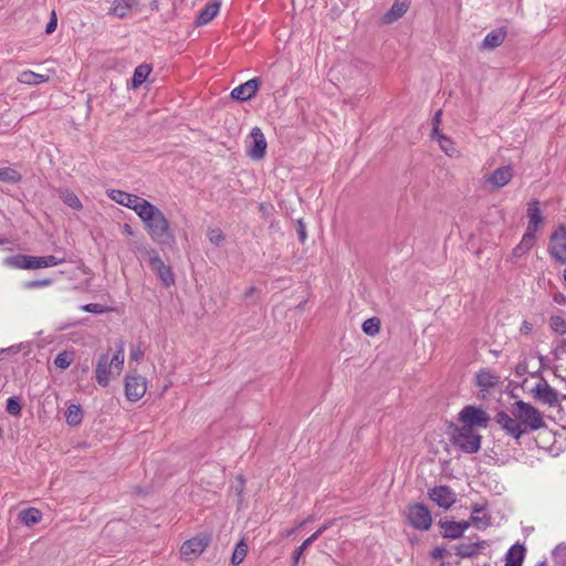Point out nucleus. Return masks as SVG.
I'll list each match as a JSON object with an SVG mask.
<instances>
[{
  "instance_id": "obj_26",
  "label": "nucleus",
  "mask_w": 566,
  "mask_h": 566,
  "mask_svg": "<svg viewBox=\"0 0 566 566\" xmlns=\"http://www.w3.org/2000/svg\"><path fill=\"white\" fill-rule=\"evenodd\" d=\"M525 556L523 545L515 544L506 553L505 566H522Z\"/></svg>"
},
{
  "instance_id": "obj_30",
  "label": "nucleus",
  "mask_w": 566,
  "mask_h": 566,
  "mask_svg": "<svg viewBox=\"0 0 566 566\" xmlns=\"http://www.w3.org/2000/svg\"><path fill=\"white\" fill-rule=\"evenodd\" d=\"M109 363L113 366L115 376H119L124 368L125 363V344L123 340H119L117 344V350L113 355L112 358H109Z\"/></svg>"
},
{
  "instance_id": "obj_37",
  "label": "nucleus",
  "mask_w": 566,
  "mask_h": 566,
  "mask_svg": "<svg viewBox=\"0 0 566 566\" xmlns=\"http://www.w3.org/2000/svg\"><path fill=\"white\" fill-rule=\"evenodd\" d=\"M66 422L71 426H77L82 421V410L76 405L69 406L65 412Z\"/></svg>"
},
{
  "instance_id": "obj_1",
  "label": "nucleus",
  "mask_w": 566,
  "mask_h": 566,
  "mask_svg": "<svg viewBox=\"0 0 566 566\" xmlns=\"http://www.w3.org/2000/svg\"><path fill=\"white\" fill-rule=\"evenodd\" d=\"M138 217L144 222L145 230L153 241L165 244L172 240L169 221L155 205L150 202Z\"/></svg>"
},
{
  "instance_id": "obj_27",
  "label": "nucleus",
  "mask_w": 566,
  "mask_h": 566,
  "mask_svg": "<svg viewBox=\"0 0 566 566\" xmlns=\"http://www.w3.org/2000/svg\"><path fill=\"white\" fill-rule=\"evenodd\" d=\"M18 82L25 85H38L41 83H45L50 80L48 75L39 74L33 71H23L18 75Z\"/></svg>"
},
{
  "instance_id": "obj_5",
  "label": "nucleus",
  "mask_w": 566,
  "mask_h": 566,
  "mask_svg": "<svg viewBox=\"0 0 566 566\" xmlns=\"http://www.w3.org/2000/svg\"><path fill=\"white\" fill-rule=\"evenodd\" d=\"M459 420L463 423L464 428H486L490 417L481 407L465 406L459 413Z\"/></svg>"
},
{
  "instance_id": "obj_43",
  "label": "nucleus",
  "mask_w": 566,
  "mask_h": 566,
  "mask_svg": "<svg viewBox=\"0 0 566 566\" xmlns=\"http://www.w3.org/2000/svg\"><path fill=\"white\" fill-rule=\"evenodd\" d=\"M208 239H209V241L212 244L219 247V245H221L223 243L224 235H223V233H222V231L220 229L216 228V229H210L209 230Z\"/></svg>"
},
{
  "instance_id": "obj_54",
  "label": "nucleus",
  "mask_w": 566,
  "mask_h": 566,
  "mask_svg": "<svg viewBox=\"0 0 566 566\" xmlns=\"http://www.w3.org/2000/svg\"><path fill=\"white\" fill-rule=\"evenodd\" d=\"M328 524L322 525L315 533L312 535H316V539L328 528Z\"/></svg>"
},
{
  "instance_id": "obj_18",
  "label": "nucleus",
  "mask_w": 566,
  "mask_h": 566,
  "mask_svg": "<svg viewBox=\"0 0 566 566\" xmlns=\"http://www.w3.org/2000/svg\"><path fill=\"white\" fill-rule=\"evenodd\" d=\"M2 264L12 269L34 270V256L25 254H15L6 258Z\"/></svg>"
},
{
  "instance_id": "obj_50",
  "label": "nucleus",
  "mask_w": 566,
  "mask_h": 566,
  "mask_svg": "<svg viewBox=\"0 0 566 566\" xmlns=\"http://www.w3.org/2000/svg\"><path fill=\"white\" fill-rule=\"evenodd\" d=\"M297 224H298L297 232H298L300 241L304 242L306 240V238H307L305 226H304L302 220H298Z\"/></svg>"
},
{
  "instance_id": "obj_34",
  "label": "nucleus",
  "mask_w": 566,
  "mask_h": 566,
  "mask_svg": "<svg viewBox=\"0 0 566 566\" xmlns=\"http://www.w3.org/2000/svg\"><path fill=\"white\" fill-rule=\"evenodd\" d=\"M470 524H473L478 528H485L490 525V517L481 507H474Z\"/></svg>"
},
{
  "instance_id": "obj_21",
  "label": "nucleus",
  "mask_w": 566,
  "mask_h": 566,
  "mask_svg": "<svg viewBox=\"0 0 566 566\" xmlns=\"http://www.w3.org/2000/svg\"><path fill=\"white\" fill-rule=\"evenodd\" d=\"M432 137L438 142L441 150L449 157H459V150L454 143L446 135L439 133V128L432 129Z\"/></svg>"
},
{
  "instance_id": "obj_12",
  "label": "nucleus",
  "mask_w": 566,
  "mask_h": 566,
  "mask_svg": "<svg viewBox=\"0 0 566 566\" xmlns=\"http://www.w3.org/2000/svg\"><path fill=\"white\" fill-rule=\"evenodd\" d=\"M146 379L139 375H128L125 381V394L129 401H138L146 392Z\"/></svg>"
},
{
  "instance_id": "obj_13",
  "label": "nucleus",
  "mask_w": 566,
  "mask_h": 566,
  "mask_svg": "<svg viewBox=\"0 0 566 566\" xmlns=\"http://www.w3.org/2000/svg\"><path fill=\"white\" fill-rule=\"evenodd\" d=\"M526 213L528 222L525 232L536 235L539 227L544 223V217L537 199L528 202Z\"/></svg>"
},
{
  "instance_id": "obj_32",
  "label": "nucleus",
  "mask_w": 566,
  "mask_h": 566,
  "mask_svg": "<svg viewBox=\"0 0 566 566\" xmlns=\"http://www.w3.org/2000/svg\"><path fill=\"white\" fill-rule=\"evenodd\" d=\"M60 199L70 208L74 210L82 209V202L78 199V197L69 189H61L60 192Z\"/></svg>"
},
{
  "instance_id": "obj_58",
  "label": "nucleus",
  "mask_w": 566,
  "mask_h": 566,
  "mask_svg": "<svg viewBox=\"0 0 566 566\" xmlns=\"http://www.w3.org/2000/svg\"><path fill=\"white\" fill-rule=\"evenodd\" d=\"M566 399V394H562V400Z\"/></svg>"
},
{
  "instance_id": "obj_40",
  "label": "nucleus",
  "mask_w": 566,
  "mask_h": 566,
  "mask_svg": "<svg viewBox=\"0 0 566 566\" xmlns=\"http://www.w3.org/2000/svg\"><path fill=\"white\" fill-rule=\"evenodd\" d=\"M316 541V535H311L307 537L293 553V564L294 566L297 565L301 556L303 555L304 551L308 548V546Z\"/></svg>"
},
{
  "instance_id": "obj_53",
  "label": "nucleus",
  "mask_w": 566,
  "mask_h": 566,
  "mask_svg": "<svg viewBox=\"0 0 566 566\" xmlns=\"http://www.w3.org/2000/svg\"><path fill=\"white\" fill-rule=\"evenodd\" d=\"M441 116H442V112L441 111H438L436 114H434V117H433V129L440 124V120H441Z\"/></svg>"
},
{
  "instance_id": "obj_10",
  "label": "nucleus",
  "mask_w": 566,
  "mask_h": 566,
  "mask_svg": "<svg viewBox=\"0 0 566 566\" xmlns=\"http://www.w3.org/2000/svg\"><path fill=\"white\" fill-rule=\"evenodd\" d=\"M210 538L206 535L192 537L182 543L180 547V556L184 560H191L203 553L209 544Z\"/></svg>"
},
{
  "instance_id": "obj_33",
  "label": "nucleus",
  "mask_w": 566,
  "mask_h": 566,
  "mask_svg": "<svg viewBox=\"0 0 566 566\" xmlns=\"http://www.w3.org/2000/svg\"><path fill=\"white\" fill-rule=\"evenodd\" d=\"M20 518L27 526H31L41 521L42 513L35 507H30L20 512Z\"/></svg>"
},
{
  "instance_id": "obj_38",
  "label": "nucleus",
  "mask_w": 566,
  "mask_h": 566,
  "mask_svg": "<svg viewBox=\"0 0 566 566\" xmlns=\"http://www.w3.org/2000/svg\"><path fill=\"white\" fill-rule=\"evenodd\" d=\"M247 552H248L247 544L243 541L239 542L235 545L234 552H233L232 557H231L232 564L234 566L240 565L244 560V558L247 556Z\"/></svg>"
},
{
  "instance_id": "obj_28",
  "label": "nucleus",
  "mask_w": 566,
  "mask_h": 566,
  "mask_svg": "<svg viewBox=\"0 0 566 566\" xmlns=\"http://www.w3.org/2000/svg\"><path fill=\"white\" fill-rule=\"evenodd\" d=\"M220 10V4L218 2H209L205 9H202L197 18V24L203 25L209 23L213 18L217 17Z\"/></svg>"
},
{
  "instance_id": "obj_39",
  "label": "nucleus",
  "mask_w": 566,
  "mask_h": 566,
  "mask_svg": "<svg viewBox=\"0 0 566 566\" xmlns=\"http://www.w3.org/2000/svg\"><path fill=\"white\" fill-rule=\"evenodd\" d=\"M363 332L369 336H375L380 331V321L377 317H371L363 323Z\"/></svg>"
},
{
  "instance_id": "obj_8",
  "label": "nucleus",
  "mask_w": 566,
  "mask_h": 566,
  "mask_svg": "<svg viewBox=\"0 0 566 566\" xmlns=\"http://www.w3.org/2000/svg\"><path fill=\"white\" fill-rule=\"evenodd\" d=\"M514 176V169L511 165L501 166L493 171L484 175L483 179L493 190H499L511 182Z\"/></svg>"
},
{
  "instance_id": "obj_29",
  "label": "nucleus",
  "mask_w": 566,
  "mask_h": 566,
  "mask_svg": "<svg viewBox=\"0 0 566 566\" xmlns=\"http://www.w3.org/2000/svg\"><path fill=\"white\" fill-rule=\"evenodd\" d=\"M150 202L137 195L128 193L126 196L123 207L132 209L137 216L149 205Z\"/></svg>"
},
{
  "instance_id": "obj_35",
  "label": "nucleus",
  "mask_w": 566,
  "mask_h": 566,
  "mask_svg": "<svg viewBox=\"0 0 566 566\" xmlns=\"http://www.w3.org/2000/svg\"><path fill=\"white\" fill-rule=\"evenodd\" d=\"M63 262H64V259H59L54 255L34 256V270L55 266Z\"/></svg>"
},
{
  "instance_id": "obj_23",
  "label": "nucleus",
  "mask_w": 566,
  "mask_h": 566,
  "mask_svg": "<svg viewBox=\"0 0 566 566\" xmlns=\"http://www.w3.org/2000/svg\"><path fill=\"white\" fill-rule=\"evenodd\" d=\"M536 242V235L525 232L520 243L513 249L512 255L520 259L528 253Z\"/></svg>"
},
{
  "instance_id": "obj_59",
  "label": "nucleus",
  "mask_w": 566,
  "mask_h": 566,
  "mask_svg": "<svg viewBox=\"0 0 566 566\" xmlns=\"http://www.w3.org/2000/svg\"><path fill=\"white\" fill-rule=\"evenodd\" d=\"M562 548L560 547H557V549L555 551V554H557Z\"/></svg>"
},
{
  "instance_id": "obj_6",
  "label": "nucleus",
  "mask_w": 566,
  "mask_h": 566,
  "mask_svg": "<svg viewBox=\"0 0 566 566\" xmlns=\"http://www.w3.org/2000/svg\"><path fill=\"white\" fill-rule=\"evenodd\" d=\"M547 251L560 264H566V227L558 226L549 237Z\"/></svg>"
},
{
  "instance_id": "obj_51",
  "label": "nucleus",
  "mask_w": 566,
  "mask_h": 566,
  "mask_svg": "<svg viewBox=\"0 0 566 566\" xmlns=\"http://www.w3.org/2000/svg\"><path fill=\"white\" fill-rule=\"evenodd\" d=\"M444 554H446V549L443 547H436L431 552V557L434 559H440L444 556Z\"/></svg>"
},
{
  "instance_id": "obj_20",
  "label": "nucleus",
  "mask_w": 566,
  "mask_h": 566,
  "mask_svg": "<svg viewBox=\"0 0 566 566\" xmlns=\"http://www.w3.org/2000/svg\"><path fill=\"white\" fill-rule=\"evenodd\" d=\"M150 262L154 271H156L159 280L165 286H170L175 283L174 274L170 268L165 265V263L158 256L153 258Z\"/></svg>"
},
{
  "instance_id": "obj_11",
  "label": "nucleus",
  "mask_w": 566,
  "mask_h": 566,
  "mask_svg": "<svg viewBox=\"0 0 566 566\" xmlns=\"http://www.w3.org/2000/svg\"><path fill=\"white\" fill-rule=\"evenodd\" d=\"M250 144L248 145V155L252 159H262L265 156L268 144L264 134L259 127L252 128L250 133Z\"/></svg>"
},
{
  "instance_id": "obj_44",
  "label": "nucleus",
  "mask_w": 566,
  "mask_h": 566,
  "mask_svg": "<svg viewBox=\"0 0 566 566\" xmlns=\"http://www.w3.org/2000/svg\"><path fill=\"white\" fill-rule=\"evenodd\" d=\"M7 411L12 416H19L21 412V403L18 398L10 397L7 400Z\"/></svg>"
},
{
  "instance_id": "obj_48",
  "label": "nucleus",
  "mask_w": 566,
  "mask_h": 566,
  "mask_svg": "<svg viewBox=\"0 0 566 566\" xmlns=\"http://www.w3.org/2000/svg\"><path fill=\"white\" fill-rule=\"evenodd\" d=\"M144 350L140 346H133L129 352V357L132 360L138 361L143 358Z\"/></svg>"
},
{
  "instance_id": "obj_41",
  "label": "nucleus",
  "mask_w": 566,
  "mask_h": 566,
  "mask_svg": "<svg viewBox=\"0 0 566 566\" xmlns=\"http://www.w3.org/2000/svg\"><path fill=\"white\" fill-rule=\"evenodd\" d=\"M72 354L62 352L54 358V365L60 369H66L72 364Z\"/></svg>"
},
{
  "instance_id": "obj_55",
  "label": "nucleus",
  "mask_w": 566,
  "mask_h": 566,
  "mask_svg": "<svg viewBox=\"0 0 566 566\" xmlns=\"http://www.w3.org/2000/svg\"><path fill=\"white\" fill-rule=\"evenodd\" d=\"M124 232L126 234H128V235H133L134 234L133 229H132V227L129 224H125L124 226Z\"/></svg>"
},
{
  "instance_id": "obj_47",
  "label": "nucleus",
  "mask_w": 566,
  "mask_h": 566,
  "mask_svg": "<svg viewBox=\"0 0 566 566\" xmlns=\"http://www.w3.org/2000/svg\"><path fill=\"white\" fill-rule=\"evenodd\" d=\"M81 310L93 314H102L106 312V308L98 303H90L86 305H82Z\"/></svg>"
},
{
  "instance_id": "obj_56",
  "label": "nucleus",
  "mask_w": 566,
  "mask_h": 566,
  "mask_svg": "<svg viewBox=\"0 0 566 566\" xmlns=\"http://www.w3.org/2000/svg\"><path fill=\"white\" fill-rule=\"evenodd\" d=\"M255 289L254 286H250L245 292V297L251 296L254 293Z\"/></svg>"
},
{
  "instance_id": "obj_25",
  "label": "nucleus",
  "mask_w": 566,
  "mask_h": 566,
  "mask_svg": "<svg viewBox=\"0 0 566 566\" xmlns=\"http://www.w3.org/2000/svg\"><path fill=\"white\" fill-rule=\"evenodd\" d=\"M469 522H447L442 525L444 537L458 538L469 528Z\"/></svg>"
},
{
  "instance_id": "obj_19",
  "label": "nucleus",
  "mask_w": 566,
  "mask_h": 566,
  "mask_svg": "<svg viewBox=\"0 0 566 566\" xmlns=\"http://www.w3.org/2000/svg\"><path fill=\"white\" fill-rule=\"evenodd\" d=\"M506 35L507 32L505 28H497L490 31L482 42V49L494 50L499 48L505 41Z\"/></svg>"
},
{
  "instance_id": "obj_7",
  "label": "nucleus",
  "mask_w": 566,
  "mask_h": 566,
  "mask_svg": "<svg viewBox=\"0 0 566 566\" xmlns=\"http://www.w3.org/2000/svg\"><path fill=\"white\" fill-rule=\"evenodd\" d=\"M501 382L500 375L491 368H482L476 371L474 385L479 388V397L485 399L489 392Z\"/></svg>"
},
{
  "instance_id": "obj_4",
  "label": "nucleus",
  "mask_w": 566,
  "mask_h": 566,
  "mask_svg": "<svg viewBox=\"0 0 566 566\" xmlns=\"http://www.w3.org/2000/svg\"><path fill=\"white\" fill-rule=\"evenodd\" d=\"M453 443L463 452L475 453L481 448V436L471 428H458L454 431Z\"/></svg>"
},
{
  "instance_id": "obj_24",
  "label": "nucleus",
  "mask_w": 566,
  "mask_h": 566,
  "mask_svg": "<svg viewBox=\"0 0 566 566\" xmlns=\"http://www.w3.org/2000/svg\"><path fill=\"white\" fill-rule=\"evenodd\" d=\"M139 0H114L111 13L117 18H125L129 14L132 9L137 6Z\"/></svg>"
},
{
  "instance_id": "obj_22",
  "label": "nucleus",
  "mask_w": 566,
  "mask_h": 566,
  "mask_svg": "<svg viewBox=\"0 0 566 566\" xmlns=\"http://www.w3.org/2000/svg\"><path fill=\"white\" fill-rule=\"evenodd\" d=\"M409 4V0H396L390 10L384 15V21L386 23H392L398 20L407 12Z\"/></svg>"
},
{
  "instance_id": "obj_3",
  "label": "nucleus",
  "mask_w": 566,
  "mask_h": 566,
  "mask_svg": "<svg viewBox=\"0 0 566 566\" xmlns=\"http://www.w3.org/2000/svg\"><path fill=\"white\" fill-rule=\"evenodd\" d=\"M530 392L535 400L552 408L558 407L562 400V394L557 392L544 378H539Z\"/></svg>"
},
{
  "instance_id": "obj_57",
  "label": "nucleus",
  "mask_w": 566,
  "mask_h": 566,
  "mask_svg": "<svg viewBox=\"0 0 566 566\" xmlns=\"http://www.w3.org/2000/svg\"><path fill=\"white\" fill-rule=\"evenodd\" d=\"M458 554L461 555V556H469L470 555L469 552H463L462 549H459Z\"/></svg>"
},
{
  "instance_id": "obj_36",
  "label": "nucleus",
  "mask_w": 566,
  "mask_h": 566,
  "mask_svg": "<svg viewBox=\"0 0 566 566\" xmlns=\"http://www.w3.org/2000/svg\"><path fill=\"white\" fill-rule=\"evenodd\" d=\"M21 180V174L10 167L0 168V181L8 184H18Z\"/></svg>"
},
{
  "instance_id": "obj_49",
  "label": "nucleus",
  "mask_w": 566,
  "mask_h": 566,
  "mask_svg": "<svg viewBox=\"0 0 566 566\" xmlns=\"http://www.w3.org/2000/svg\"><path fill=\"white\" fill-rule=\"evenodd\" d=\"M56 25H57V20H56L55 12L53 11L52 12V18L49 21V23L46 24L45 33L46 34L53 33L56 30Z\"/></svg>"
},
{
  "instance_id": "obj_14",
  "label": "nucleus",
  "mask_w": 566,
  "mask_h": 566,
  "mask_svg": "<svg viewBox=\"0 0 566 566\" xmlns=\"http://www.w3.org/2000/svg\"><path fill=\"white\" fill-rule=\"evenodd\" d=\"M429 496L442 509H449L457 500L455 493L446 485L434 486L429 491Z\"/></svg>"
},
{
  "instance_id": "obj_9",
  "label": "nucleus",
  "mask_w": 566,
  "mask_h": 566,
  "mask_svg": "<svg viewBox=\"0 0 566 566\" xmlns=\"http://www.w3.org/2000/svg\"><path fill=\"white\" fill-rule=\"evenodd\" d=\"M408 522L418 530L427 531L432 524L430 511L422 504L410 505L407 511Z\"/></svg>"
},
{
  "instance_id": "obj_61",
  "label": "nucleus",
  "mask_w": 566,
  "mask_h": 566,
  "mask_svg": "<svg viewBox=\"0 0 566 566\" xmlns=\"http://www.w3.org/2000/svg\"><path fill=\"white\" fill-rule=\"evenodd\" d=\"M4 243V240H0V244Z\"/></svg>"
},
{
  "instance_id": "obj_15",
  "label": "nucleus",
  "mask_w": 566,
  "mask_h": 566,
  "mask_svg": "<svg viewBox=\"0 0 566 566\" xmlns=\"http://www.w3.org/2000/svg\"><path fill=\"white\" fill-rule=\"evenodd\" d=\"M115 376L113 366L109 363V356L104 354L99 356L95 366V378L99 386H108L111 378Z\"/></svg>"
},
{
  "instance_id": "obj_42",
  "label": "nucleus",
  "mask_w": 566,
  "mask_h": 566,
  "mask_svg": "<svg viewBox=\"0 0 566 566\" xmlns=\"http://www.w3.org/2000/svg\"><path fill=\"white\" fill-rule=\"evenodd\" d=\"M549 325L556 333H559V334L566 333V322L560 316H552L551 321H549Z\"/></svg>"
},
{
  "instance_id": "obj_45",
  "label": "nucleus",
  "mask_w": 566,
  "mask_h": 566,
  "mask_svg": "<svg viewBox=\"0 0 566 566\" xmlns=\"http://www.w3.org/2000/svg\"><path fill=\"white\" fill-rule=\"evenodd\" d=\"M127 195H128V192H125V191L118 190V189H111L107 191L108 198L120 206H123V203L125 202Z\"/></svg>"
},
{
  "instance_id": "obj_17",
  "label": "nucleus",
  "mask_w": 566,
  "mask_h": 566,
  "mask_svg": "<svg viewBox=\"0 0 566 566\" xmlns=\"http://www.w3.org/2000/svg\"><path fill=\"white\" fill-rule=\"evenodd\" d=\"M259 81L258 78H251L245 83L234 87L231 91V97L237 101H248L253 97L258 91Z\"/></svg>"
},
{
  "instance_id": "obj_16",
  "label": "nucleus",
  "mask_w": 566,
  "mask_h": 566,
  "mask_svg": "<svg viewBox=\"0 0 566 566\" xmlns=\"http://www.w3.org/2000/svg\"><path fill=\"white\" fill-rule=\"evenodd\" d=\"M497 422L501 424V427L513 438L520 439L521 436L525 433L522 426L518 423V419L513 416V413L510 411L507 412H499L496 416Z\"/></svg>"
},
{
  "instance_id": "obj_2",
  "label": "nucleus",
  "mask_w": 566,
  "mask_h": 566,
  "mask_svg": "<svg viewBox=\"0 0 566 566\" xmlns=\"http://www.w3.org/2000/svg\"><path fill=\"white\" fill-rule=\"evenodd\" d=\"M510 411L518 419L525 433L535 431L545 426L542 412L528 402L517 400L511 405Z\"/></svg>"
},
{
  "instance_id": "obj_46",
  "label": "nucleus",
  "mask_w": 566,
  "mask_h": 566,
  "mask_svg": "<svg viewBox=\"0 0 566 566\" xmlns=\"http://www.w3.org/2000/svg\"><path fill=\"white\" fill-rule=\"evenodd\" d=\"M51 283H52V280L44 279V280L24 282L23 286H24V289L32 290V289L49 286Z\"/></svg>"
},
{
  "instance_id": "obj_31",
  "label": "nucleus",
  "mask_w": 566,
  "mask_h": 566,
  "mask_svg": "<svg viewBox=\"0 0 566 566\" xmlns=\"http://www.w3.org/2000/svg\"><path fill=\"white\" fill-rule=\"evenodd\" d=\"M151 72V67L148 64L138 65L133 74L132 86L134 88L139 87L148 77Z\"/></svg>"
},
{
  "instance_id": "obj_62",
  "label": "nucleus",
  "mask_w": 566,
  "mask_h": 566,
  "mask_svg": "<svg viewBox=\"0 0 566 566\" xmlns=\"http://www.w3.org/2000/svg\"><path fill=\"white\" fill-rule=\"evenodd\" d=\"M440 566H444V564H441Z\"/></svg>"
},
{
  "instance_id": "obj_60",
  "label": "nucleus",
  "mask_w": 566,
  "mask_h": 566,
  "mask_svg": "<svg viewBox=\"0 0 566 566\" xmlns=\"http://www.w3.org/2000/svg\"><path fill=\"white\" fill-rule=\"evenodd\" d=\"M536 566H546V564L545 563H541V564H538Z\"/></svg>"
},
{
  "instance_id": "obj_52",
  "label": "nucleus",
  "mask_w": 566,
  "mask_h": 566,
  "mask_svg": "<svg viewBox=\"0 0 566 566\" xmlns=\"http://www.w3.org/2000/svg\"><path fill=\"white\" fill-rule=\"evenodd\" d=\"M532 328H533V325L531 323H528L527 321H524L521 325L520 331L522 334L528 335L532 332Z\"/></svg>"
}]
</instances>
